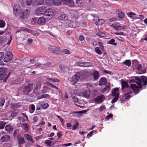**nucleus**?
Masks as SVG:
<instances>
[{"label": "nucleus", "mask_w": 147, "mask_h": 147, "mask_svg": "<svg viewBox=\"0 0 147 147\" xmlns=\"http://www.w3.org/2000/svg\"><path fill=\"white\" fill-rule=\"evenodd\" d=\"M36 13L37 16H45L48 20H49L52 18L53 14L52 9H49L45 10V9L43 7H38L36 9Z\"/></svg>", "instance_id": "f257e3e1"}, {"label": "nucleus", "mask_w": 147, "mask_h": 147, "mask_svg": "<svg viewBox=\"0 0 147 147\" xmlns=\"http://www.w3.org/2000/svg\"><path fill=\"white\" fill-rule=\"evenodd\" d=\"M135 79L136 80V82L138 84V86L134 84H132L130 85V88L132 90L133 92L135 94V95L138 94L140 91V89L142 88V81L141 79L138 77H136Z\"/></svg>", "instance_id": "f03ea898"}, {"label": "nucleus", "mask_w": 147, "mask_h": 147, "mask_svg": "<svg viewBox=\"0 0 147 147\" xmlns=\"http://www.w3.org/2000/svg\"><path fill=\"white\" fill-rule=\"evenodd\" d=\"M80 76L79 72H77L75 75L69 77V80L72 85L75 84L78 81Z\"/></svg>", "instance_id": "7ed1b4c3"}, {"label": "nucleus", "mask_w": 147, "mask_h": 147, "mask_svg": "<svg viewBox=\"0 0 147 147\" xmlns=\"http://www.w3.org/2000/svg\"><path fill=\"white\" fill-rule=\"evenodd\" d=\"M5 33L4 31H0V35H3ZM12 38L11 36H8L7 38L5 36H0V44L7 42V44L9 45L12 40Z\"/></svg>", "instance_id": "20e7f679"}, {"label": "nucleus", "mask_w": 147, "mask_h": 147, "mask_svg": "<svg viewBox=\"0 0 147 147\" xmlns=\"http://www.w3.org/2000/svg\"><path fill=\"white\" fill-rule=\"evenodd\" d=\"M7 69L6 68H3L0 71V80L5 82L6 81L9 75L6 76Z\"/></svg>", "instance_id": "39448f33"}, {"label": "nucleus", "mask_w": 147, "mask_h": 147, "mask_svg": "<svg viewBox=\"0 0 147 147\" xmlns=\"http://www.w3.org/2000/svg\"><path fill=\"white\" fill-rule=\"evenodd\" d=\"M112 95L115 97L112 100L111 102L112 103H114L118 100L119 95V89L118 88H115L113 91Z\"/></svg>", "instance_id": "423d86ee"}, {"label": "nucleus", "mask_w": 147, "mask_h": 147, "mask_svg": "<svg viewBox=\"0 0 147 147\" xmlns=\"http://www.w3.org/2000/svg\"><path fill=\"white\" fill-rule=\"evenodd\" d=\"M22 13L21 8L20 5H15L13 7V13L16 16L20 15Z\"/></svg>", "instance_id": "0eeeda50"}, {"label": "nucleus", "mask_w": 147, "mask_h": 147, "mask_svg": "<svg viewBox=\"0 0 147 147\" xmlns=\"http://www.w3.org/2000/svg\"><path fill=\"white\" fill-rule=\"evenodd\" d=\"M50 51L57 54H59L61 53V50L59 48L55 46H50L49 47Z\"/></svg>", "instance_id": "6e6552de"}, {"label": "nucleus", "mask_w": 147, "mask_h": 147, "mask_svg": "<svg viewBox=\"0 0 147 147\" xmlns=\"http://www.w3.org/2000/svg\"><path fill=\"white\" fill-rule=\"evenodd\" d=\"M46 83L50 85L52 87L57 89V88L54 85L51 84V83H53L56 82H59V81L57 79H54L53 78H47L46 79Z\"/></svg>", "instance_id": "1a4fd4ad"}, {"label": "nucleus", "mask_w": 147, "mask_h": 147, "mask_svg": "<svg viewBox=\"0 0 147 147\" xmlns=\"http://www.w3.org/2000/svg\"><path fill=\"white\" fill-rule=\"evenodd\" d=\"M13 55L10 52H7L5 54V56L4 58V61L5 62H7L12 58Z\"/></svg>", "instance_id": "9d476101"}, {"label": "nucleus", "mask_w": 147, "mask_h": 147, "mask_svg": "<svg viewBox=\"0 0 147 147\" xmlns=\"http://www.w3.org/2000/svg\"><path fill=\"white\" fill-rule=\"evenodd\" d=\"M33 84H29L25 87L23 90V92L25 94H27L30 92L33 87Z\"/></svg>", "instance_id": "9b49d317"}, {"label": "nucleus", "mask_w": 147, "mask_h": 147, "mask_svg": "<svg viewBox=\"0 0 147 147\" xmlns=\"http://www.w3.org/2000/svg\"><path fill=\"white\" fill-rule=\"evenodd\" d=\"M41 85V83L40 82H37L36 84L35 87L34 89L33 92L36 94L38 95L40 94L39 92Z\"/></svg>", "instance_id": "f8f14e48"}, {"label": "nucleus", "mask_w": 147, "mask_h": 147, "mask_svg": "<svg viewBox=\"0 0 147 147\" xmlns=\"http://www.w3.org/2000/svg\"><path fill=\"white\" fill-rule=\"evenodd\" d=\"M105 97L104 95H101L95 98L94 101L95 102L99 104L103 102L105 100Z\"/></svg>", "instance_id": "ddd939ff"}, {"label": "nucleus", "mask_w": 147, "mask_h": 147, "mask_svg": "<svg viewBox=\"0 0 147 147\" xmlns=\"http://www.w3.org/2000/svg\"><path fill=\"white\" fill-rule=\"evenodd\" d=\"M30 12L29 10L26 9L23 12L20 13V17L22 19L27 18L29 15Z\"/></svg>", "instance_id": "4468645a"}, {"label": "nucleus", "mask_w": 147, "mask_h": 147, "mask_svg": "<svg viewBox=\"0 0 147 147\" xmlns=\"http://www.w3.org/2000/svg\"><path fill=\"white\" fill-rule=\"evenodd\" d=\"M18 118L19 121L23 122H25L28 119V117L24 113H22Z\"/></svg>", "instance_id": "2eb2a0df"}, {"label": "nucleus", "mask_w": 147, "mask_h": 147, "mask_svg": "<svg viewBox=\"0 0 147 147\" xmlns=\"http://www.w3.org/2000/svg\"><path fill=\"white\" fill-rule=\"evenodd\" d=\"M63 3L67 5L68 6L72 7L74 6V3L72 0H62Z\"/></svg>", "instance_id": "dca6fc26"}, {"label": "nucleus", "mask_w": 147, "mask_h": 147, "mask_svg": "<svg viewBox=\"0 0 147 147\" xmlns=\"http://www.w3.org/2000/svg\"><path fill=\"white\" fill-rule=\"evenodd\" d=\"M90 91H85L84 92H80L78 93V95L80 96H82L83 97H85L86 98H88L90 94Z\"/></svg>", "instance_id": "f3484780"}, {"label": "nucleus", "mask_w": 147, "mask_h": 147, "mask_svg": "<svg viewBox=\"0 0 147 147\" xmlns=\"http://www.w3.org/2000/svg\"><path fill=\"white\" fill-rule=\"evenodd\" d=\"M10 139V136L7 134H5L3 135L1 138V141L3 142H7Z\"/></svg>", "instance_id": "a211bd4d"}, {"label": "nucleus", "mask_w": 147, "mask_h": 147, "mask_svg": "<svg viewBox=\"0 0 147 147\" xmlns=\"http://www.w3.org/2000/svg\"><path fill=\"white\" fill-rule=\"evenodd\" d=\"M24 31L28 32L29 33H31L32 34L34 35H38L39 34V33L36 30H31L25 29L24 30Z\"/></svg>", "instance_id": "6ab92c4d"}, {"label": "nucleus", "mask_w": 147, "mask_h": 147, "mask_svg": "<svg viewBox=\"0 0 147 147\" xmlns=\"http://www.w3.org/2000/svg\"><path fill=\"white\" fill-rule=\"evenodd\" d=\"M107 82V80L105 78H101L99 80V85L100 86L105 85L106 84Z\"/></svg>", "instance_id": "aec40b11"}, {"label": "nucleus", "mask_w": 147, "mask_h": 147, "mask_svg": "<svg viewBox=\"0 0 147 147\" xmlns=\"http://www.w3.org/2000/svg\"><path fill=\"white\" fill-rule=\"evenodd\" d=\"M93 21L94 23L97 25H100L104 24L105 23V21L103 20L98 19L97 21L94 19L93 20Z\"/></svg>", "instance_id": "412c9836"}, {"label": "nucleus", "mask_w": 147, "mask_h": 147, "mask_svg": "<svg viewBox=\"0 0 147 147\" xmlns=\"http://www.w3.org/2000/svg\"><path fill=\"white\" fill-rule=\"evenodd\" d=\"M59 19L61 20L66 21L68 20V17L65 14L63 13L60 15Z\"/></svg>", "instance_id": "4be33fe9"}, {"label": "nucleus", "mask_w": 147, "mask_h": 147, "mask_svg": "<svg viewBox=\"0 0 147 147\" xmlns=\"http://www.w3.org/2000/svg\"><path fill=\"white\" fill-rule=\"evenodd\" d=\"M110 88H111L110 86H106L103 89H101L100 91L102 93H107L109 92V90L110 89Z\"/></svg>", "instance_id": "5701e85b"}, {"label": "nucleus", "mask_w": 147, "mask_h": 147, "mask_svg": "<svg viewBox=\"0 0 147 147\" xmlns=\"http://www.w3.org/2000/svg\"><path fill=\"white\" fill-rule=\"evenodd\" d=\"M17 141L18 144L20 145H21L25 143V140L24 138L20 136H18L17 137Z\"/></svg>", "instance_id": "b1692460"}, {"label": "nucleus", "mask_w": 147, "mask_h": 147, "mask_svg": "<svg viewBox=\"0 0 147 147\" xmlns=\"http://www.w3.org/2000/svg\"><path fill=\"white\" fill-rule=\"evenodd\" d=\"M46 21V19L44 17H40L37 21V23L39 24H43Z\"/></svg>", "instance_id": "393cba45"}, {"label": "nucleus", "mask_w": 147, "mask_h": 147, "mask_svg": "<svg viewBox=\"0 0 147 147\" xmlns=\"http://www.w3.org/2000/svg\"><path fill=\"white\" fill-rule=\"evenodd\" d=\"M39 104L42 107V108L44 109H47L49 107V105L46 102H44L42 101H40Z\"/></svg>", "instance_id": "a878e982"}, {"label": "nucleus", "mask_w": 147, "mask_h": 147, "mask_svg": "<svg viewBox=\"0 0 147 147\" xmlns=\"http://www.w3.org/2000/svg\"><path fill=\"white\" fill-rule=\"evenodd\" d=\"M119 23L118 22H116L114 23L111 26L114 28L116 30H118V28L119 27Z\"/></svg>", "instance_id": "bb28decb"}, {"label": "nucleus", "mask_w": 147, "mask_h": 147, "mask_svg": "<svg viewBox=\"0 0 147 147\" xmlns=\"http://www.w3.org/2000/svg\"><path fill=\"white\" fill-rule=\"evenodd\" d=\"M121 82L122 86V89H123L125 87L128 86V84L127 82L124 81L123 80H121Z\"/></svg>", "instance_id": "cd10ccee"}, {"label": "nucleus", "mask_w": 147, "mask_h": 147, "mask_svg": "<svg viewBox=\"0 0 147 147\" xmlns=\"http://www.w3.org/2000/svg\"><path fill=\"white\" fill-rule=\"evenodd\" d=\"M132 92L130 90L127 91L126 93L125 94V97L126 99H128L130 98L131 97V95L129 94Z\"/></svg>", "instance_id": "c85d7f7f"}, {"label": "nucleus", "mask_w": 147, "mask_h": 147, "mask_svg": "<svg viewBox=\"0 0 147 147\" xmlns=\"http://www.w3.org/2000/svg\"><path fill=\"white\" fill-rule=\"evenodd\" d=\"M35 6H38L44 3V0H34Z\"/></svg>", "instance_id": "c756f323"}, {"label": "nucleus", "mask_w": 147, "mask_h": 147, "mask_svg": "<svg viewBox=\"0 0 147 147\" xmlns=\"http://www.w3.org/2000/svg\"><path fill=\"white\" fill-rule=\"evenodd\" d=\"M24 137L27 140L30 141L32 143H33L34 141L32 139L31 136L29 135L26 134L24 135Z\"/></svg>", "instance_id": "7c9ffc66"}, {"label": "nucleus", "mask_w": 147, "mask_h": 147, "mask_svg": "<svg viewBox=\"0 0 147 147\" xmlns=\"http://www.w3.org/2000/svg\"><path fill=\"white\" fill-rule=\"evenodd\" d=\"M5 129L8 132H11L13 131V128L11 125H7L5 126Z\"/></svg>", "instance_id": "2f4dec72"}, {"label": "nucleus", "mask_w": 147, "mask_h": 147, "mask_svg": "<svg viewBox=\"0 0 147 147\" xmlns=\"http://www.w3.org/2000/svg\"><path fill=\"white\" fill-rule=\"evenodd\" d=\"M93 75L94 79L95 80H97L99 78V74L98 72L96 71H94L93 73Z\"/></svg>", "instance_id": "473e14b6"}, {"label": "nucleus", "mask_w": 147, "mask_h": 147, "mask_svg": "<svg viewBox=\"0 0 147 147\" xmlns=\"http://www.w3.org/2000/svg\"><path fill=\"white\" fill-rule=\"evenodd\" d=\"M20 104L19 103H16L14 104L11 103L10 107L11 108L14 109L16 108L20 107Z\"/></svg>", "instance_id": "72a5a7b5"}, {"label": "nucleus", "mask_w": 147, "mask_h": 147, "mask_svg": "<svg viewBox=\"0 0 147 147\" xmlns=\"http://www.w3.org/2000/svg\"><path fill=\"white\" fill-rule=\"evenodd\" d=\"M53 5L57 6L61 4L62 0H53Z\"/></svg>", "instance_id": "f704fd0d"}, {"label": "nucleus", "mask_w": 147, "mask_h": 147, "mask_svg": "<svg viewBox=\"0 0 147 147\" xmlns=\"http://www.w3.org/2000/svg\"><path fill=\"white\" fill-rule=\"evenodd\" d=\"M23 128L25 130L28 131V130L29 125L28 124L25 123H23L22 125Z\"/></svg>", "instance_id": "c9c22d12"}, {"label": "nucleus", "mask_w": 147, "mask_h": 147, "mask_svg": "<svg viewBox=\"0 0 147 147\" xmlns=\"http://www.w3.org/2000/svg\"><path fill=\"white\" fill-rule=\"evenodd\" d=\"M123 63L128 67L130 66L131 65V61L129 60H126Z\"/></svg>", "instance_id": "e433bc0d"}, {"label": "nucleus", "mask_w": 147, "mask_h": 147, "mask_svg": "<svg viewBox=\"0 0 147 147\" xmlns=\"http://www.w3.org/2000/svg\"><path fill=\"white\" fill-rule=\"evenodd\" d=\"M83 111L76 112L73 113V116L75 117H79L81 115V114L83 112Z\"/></svg>", "instance_id": "4c0bfd02"}, {"label": "nucleus", "mask_w": 147, "mask_h": 147, "mask_svg": "<svg viewBox=\"0 0 147 147\" xmlns=\"http://www.w3.org/2000/svg\"><path fill=\"white\" fill-rule=\"evenodd\" d=\"M46 3L49 5H53V0H45Z\"/></svg>", "instance_id": "58836bf2"}, {"label": "nucleus", "mask_w": 147, "mask_h": 147, "mask_svg": "<svg viewBox=\"0 0 147 147\" xmlns=\"http://www.w3.org/2000/svg\"><path fill=\"white\" fill-rule=\"evenodd\" d=\"M142 79L144 83V85H147V77L145 76L142 77Z\"/></svg>", "instance_id": "ea45409f"}, {"label": "nucleus", "mask_w": 147, "mask_h": 147, "mask_svg": "<svg viewBox=\"0 0 147 147\" xmlns=\"http://www.w3.org/2000/svg\"><path fill=\"white\" fill-rule=\"evenodd\" d=\"M84 62H82L81 61H79L77 62L76 63V65L80 67H84Z\"/></svg>", "instance_id": "a19ab883"}, {"label": "nucleus", "mask_w": 147, "mask_h": 147, "mask_svg": "<svg viewBox=\"0 0 147 147\" xmlns=\"http://www.w3.org/2000/svg\"><path fill=\"white\" fill-rule=\"evenodd\" d=\"M92 64L89 62H84V67H88L92 66Z\"/></svg>", "instance_id": "79ce46f5"}, {"label": "nucleus", "mask_w": 147, "mask_h": 147, "mask_svg": "<svg viewBox=\"0 0 147 147\" xmlns=\"http://www.w3.org/2000/svg\"><path fill=\"white\" fill-rule=\"evenodd\" d=\"M118 17L121 18H123L124 17V13L121 11H118Z\"/></svg>", "instance_id": "37998d69"}, {"label": "nucleus", "mask_w": 147, "mask_h": 147, "mask_svg": "<svg viewBox=\"0 0 147 147\" xmlns=\"http://www.w3.org/2000/svg\"><path fill=\"white\" fill-rule=\"evenodd\" d=\"M115 42V40L112 39L109 41V43L111 45H113L114 46H116L117 45V44Z\"/></svg>", "instance_id": "c03bdc74"}, {"label": "nucleus", "mask_w": 147, "mask_h": 147, "mask_svg": "<svg viewBox=\"0 0 147 147\" xmlns=\"http://www.w3.org/2000/svg\"><path fill=\"white\" fill-rule=\"evenodd\" d=\"M97 35L100 37H103L105 36V34L102 32H100L97 33Z\"/></svg>", "instance_id": "a18cd8bd"}, {"label": "nucleus", "mask_w": 147, "mask_h": 147, "mask_svg": "<svg viewBox=\"0 0 147 147\" xmlns=\"http://www.w3.org/2000/svg\"><path fill=\"white\" fill-rule=\"evenodd\" d=\"M95 50L96 53L99 55H100L102 54V52L99 49L98 47H96L95 48Z\"/></svg>", "instance_id": "49530a36"}, {"label": "nucleus", "mask_w": 147, "mask_h": 147, "mask_svg": "<svg viewBox=\"0 0 147 147\" xmlns=\"http://www.w3.org/2000/svg\"><path fill=\"white\" fill-rule=\"evenodd\" d=\"M5 25V23L4 21L0 20V27L3 28Z\"/></svg>", "instance_id": "de8ad7c7"}, {"label": "nucleus", "mask_w": 147, "mask_h": 147, "mask_svg": "<svg viewBox=\"0 0 147 147\" xmlns=\"http://www.w3.org/2000/svg\"><path fill=\"white\" fill-rule=\"evenodd\" d=\"M36 65L39 67L40 68H42L44 69H45V68L44 67L45 65L44 64H42L40 63H36Z\"/></svg>", "instance_id": "09e8293b"}, {"label": "nucleus", "mask_w": 147, "mask_h": 147, "mask_svg": "<svg viewBox=\"0 0 147 147\" xmlns=\"http://www.w3.org/2000/svg\"><path fill=\"white\" fill-rule=\"evenodd\" d=\"M49 95L48 94H44L41 95L40 98H38V99H39L42 98H49Z\"/></svg>", "instance_id": "8fccbe9b"}, {"label": "nucleus", "mask_w": 147, "mask_h": 147, "mask_svg": "<svg viewBox=\"0 0 147 147\" xmlns=\"http://www.w3.org/2000/svg\"><path fill=\"white\" fill-rule=\"evenodd\" d=\"M45 143L47 146H51V142L50 140H46L45 141Z\"/></svg>", "instance_id": "3c124183"}, {"label": "nucleus", "mask_w": 147, "mask_h": 147, "mask_svg": "<svg viewBox=\"0 0 147 147\" xmlns=\"http://www.w3.org/2000/svg\"><path fill=\"white\" fill-rule=\"evenodd\" d=\"M119 28H118V30H121L125 29L126 27L125 26H121V25L119 24Z\"/></svg>", "instance_id": "603ef678"}, {"label": "nucleus", "mask_w": 147, "mask_h": 147, "mask_svg": "<svg viewBox=\"0 0 147 147\" xmlns=\"http://www.w3.org/2000/svg\"><path fill=\"white\" fill-rule=\"evenodd\" d=\"M127 14L131 18H132L136 14L132 12H129L127 13Z\"/></svg>", "instance_id": "864d4df0"}, {"label": "nucleus", "mask_w": 147, "mask_h": 147, "mask_svg": "<svg viewBox=\"0 0 147 147\" xmlns=\"http://www.w3.org/2000/svg\"><path fill=\"white\" fill-rule=\"evenodd\" d=\"M62 52L66 54H69L70 53V52L67 49H64L62 51Z\"/></svg>", "instance_id": "5fc2aeb1"}, {"label": "nucleus", "mask_w": 147, "mask_h": 147, "mask_svg": "<svg viewBox=\"0 0 147 147\" xmlns=\"http://www.w3.org/2000/svg\"><path fill=\"white\" fill-rule=\"evenodd\" d=\"M5 123L4 122H2L0 123V129H3L5 125Z\"/></svg>", "instance_id": "6e6d98bb"}, {"label": "nucleus", "mask_w": 147, "mask_h": 147, "mask_svg": "<svg viewBox=\"0 0 147 147\" xmlns=\"http://www.w3.org/2000/svg\"><path fill=\"white\" fill-rule=\"evenodd\" d=\"M5 100L3 99H0V107L3 106L5 102Z\"/></svg>", "instance_id": "4d7b16f0"}, {"label": "nucleus", "mask_w": 147, "mask_h": 147, "mask_svg": "<svg viewBox=\"0 0 147 147\" xmlns=\"http://www.w3.org/2000/svg\"><path fill=\"white\" fill-rule=\"evenodd\" d=\"M69 27L71 28H75V24L73 22H71L69 24Z\"/></svg>", "instance_id": "13d9d810"}, {"label": "nucleus", "mask_w": 147, "mask_h": 147, "mask_svg": "<svg viewBox=\"0 0 147 147\" xmlns=\"http://www.w3.org/2000/svg\"><path fill=\"white\" fill-rule=\"evenodd\" d=\"M105 109L106 107L105 105H102L100 107L99 110L100 111H101L105 110Z\"/></svg>", "instance_id": "bf43d9fd"}, {"label": "nucleus", "mask_w": 147, "mask_h": 147, "mask_svg": "<svg viewBox=\"0 0 147 147\" xmlns=\"http://www.w3.org/2000/svg\"><path fill=\"white\" fill-rule=\"evenodd\" d=\"M4 55V53L3 52H0V61H2L1 60L2 59Z\"/></svg>", "instance_id": "052dcab7"}, {"label": "nucleus", "mask_w": 147, "mask_h": 147, "mask_svg": "<svg viewBox=\"0 0 147 147\" xmlns=\"http://www.w3.org/2000/svg\"><path fill=\"white\" fill-rule=\"evenodd\" d=\"M137 69L138 70H140L141 69L142 65L141 64H138L136 66Z\"/></svg>", "instance_id": "680f3d73"}, {"label": "nucleus", "mask_w": 147, "mask_h": 147, "mask_svg": "<svg viewBox=\"0 0 147 147\" xmlns=\"http://www.w3.org/2000/svg\"><path fill=\"white\" fill-rule=\"evenodd\" d=\"M32 0H26V2L27 3V5H31L32 3Z\"/></svg>", "instance_id": "e2e57ef3"}, {"label": "nucleus", "mask_w": 147, "mask_h": 147, "mask_svg": "<svg viewBox=\"0 0 147 147\" xmlns=\"http://www.w3.org/2000/svg\"><path fill=\"white\" fill-rule=\"evenodd\" d=\"M78 126V124L77 123L75 125H74L73 126V129L75 130L76 129Z\"/></svg>", "instance_id": "0e129e2a"}, {"label": "nucleus", "mask_w": 147, "mask_h": 147, "mask_svg": "<svg viewBox=\"0 0 147 147\" xmlns=\"http://www.w3.org/2000/svg\"><path fill=\"white\" fill-rule=\"evenodd\" d=\"M44 65H45V66H44V67H45V69L46 67H49L51 65V63L50 62H48L46 64Z\"/></svg>", "instance_id": "69168bd1"}, {"label": "nucleus", "mask_w": 147, "mask_h": 147, "mask_svg": "<svg viewBox=\"0 0 147 147\" xmlns=\"http://www.w3.org/2000/svg\"><path fill=\"white\" fill-rule=\"evenodd\" d=\"M33 123H34L35 122H36L38 120V117H37L35 116L33 118Z\"/></svg>", "instance_id": "338daca9"}, {"label": "nucleus", "mask_w": 147, "mask_h": 147, "mask_svg": "<svg viewBox=\"0 0 147 147\" xmlns=\"http://www.w3.org/2000/svg\"><path fill=\"white\" fill-rule=\"evenodd\" d=\"M113 116V115L112 114H110L109 115H107L106 118L108 120L109 119L111 118Z\"/></svg>", "instance_id": "774afa93"}]
</instances>
